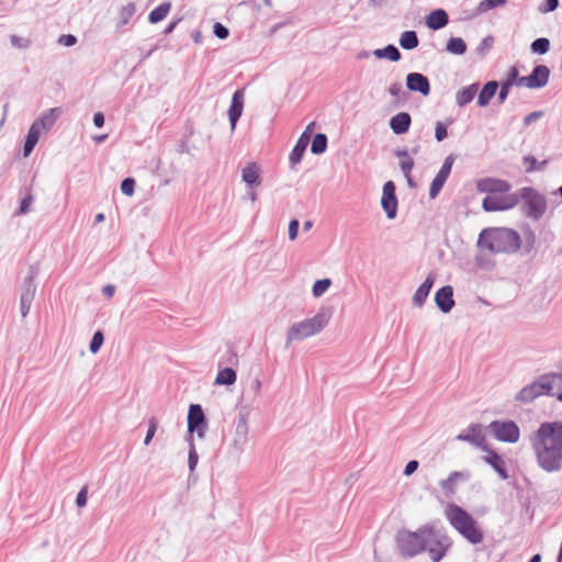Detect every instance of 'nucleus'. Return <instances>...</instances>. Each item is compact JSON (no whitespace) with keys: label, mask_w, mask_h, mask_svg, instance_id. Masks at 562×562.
Instances as JSON below:
<instances>
[{"label":"nucleus","mask_w":562,"mask_h":562,"mask_svg":"<svg viewBox=\"0 0 562 562\" xmlns=\"http://www.w3.org/2000/svg\"><path fill=\"white\" fill-rule=\"evenodd\" d=\"M537 465L548 473L562 470V422H544L529 436Z\"/></svg>","instance_id":"f257e3e1"},{"label":"nucleus","mask_w":562,"mask_h":562,"mask_svg":"<svg viewBox=\"0 0 562 562\" xmlns=\"http://www.w3.org/2000/svg\"><path fill=\"white\" fill-rule=\"evenodd\" d=\"M477 245L492 254H514L520 248L521 239L514 229L491 227L480 233Z\"/></svg>","instance_id":"f03ea898"},{"label":"nucleus","mask_w":562,"mask_h":562,"mask_svg":"<svg viewBox=\"0 0 562 562\" xmlns=\"http://www.w3.org/2000/svg\"><path fill=\"white\" fill-rule=\"evenodd\" d=\"M445 516L450 525L470 543L479 544L483 541L484 535L477 521L459 505L448 504L445 508Z\"/></svg>","instance_id":"7ed1b4c3"},{"label":"nucleus","mask_w":562,"mask_h":562,"mask_svg":"<svg viewBox=\"0 0 562 562\" xmlns=\"http://www.w3.org/2000/svg\"><path fill=\"white\" fill-rule=\"evenodd\" d=\"M445 516L450 525L470 543L479 544L483 541L484 535L477 521L459 505L448 504L445 508Z\"/></svg>","instance_id":"20e7f679"},{"label":"nucleus","mask_w":562,"mask_h":562,"mask_svg":"<svg viewBox=\"0 0 562 562\" xmlns=\"http://www.w3.org/2000/svg\"><path fill=\"white\" fill-rule=\"evenodd\" d=\"M430 532V525L422 526L416 531L398 530L395 536V542L400 554L405 559H411L424 552L427 547V536Z\"/></svg>","instance_id":"39448f33"},{"label":"nucleus","mask_w":562,"mask_h":562,"mask_svg":"<svg viewBox=\"0 0 562 562\" xmlns=\"http://www.w3.org/2000/svg\"><path fill=\"white\" fill-rule=\"evenodd\" d=\"M330 313L319 311L313 317L296 322L286 331L285 347L289 348L293 341L304 340L319 334L329 323Z\"/></svg>","instance_id":"423d86ee"},{"label":"nucleus","mask_w":562,"mask_h":562,"mask_svg":"<svg viewBox=\"0 0 562 562\" xmlns=\"http://www.w3.org/2000/svg\"><path fill=\"white\" fill-rule=\"evenodd\" d=\"M519 201L522 200L525 214L532 220H539L547 211V200L536 189L525 187L517 193Z\"/></svg>","instance_id":"0eeeda50"},{"label":"nucleus","mask_w":562,"mask_h":562,"mask_svg":"<svg viewBox=\"0 0 562 562\" xmlns=\"http://www.w3.org/2000/svg\"><path fill=\"white\" fill-rule=\"evenodd\" d=\"M249 428L246 416H239L235 424L234 434L227 447L229 457L239 459L247 448L249 441Z\"/></svg>","instance_id":"6e6552de"},{"label":"nucleus","mask_w":562,"mask_h":562,"mask_svg":"<svg viewBox=\"0 0 562 562\" xmlns=\"http://www.w3.org/2000/svg\"><path fill=\"white\" fill-rule=\"evenodd\" d=\"M493 436L503 442L516 443L520 438V430L513 420H494L488 425Z\"/></svg>","instance_id":"1a4fd4ad"},{"label":"nucleus","mask_w":562,"mask_h":562,"mask_svg":"<svg viewBox=\"0 0 562 562\" xmlns=\"http://www.w3.org/2000/svg\"><path fill=\"white\" fill-rule=\"evenodd\" d=\"M502 195H487L482 201V207L486 212H498L514 209L519 203L517 193H501Z\"/></svg>","instance_id":"9d476101"},{"label":"nucleus","mask_w":562,"mask_h":562,"mask_svg":"<svg viewBox=\"0 0 562 562\" xmlns=\"http://www.w3.org/2000/svg\"><path fill=\"white\" fill-rule=\"evenodd\" d=\"M451 542L446 535H441L431 526V532L427 536V547L429 558L432 562H440L446 555Z\"/></svg>","instance_id":"9b49d317"},{"label":"nucleus","mask_w":562,"mask_h":562,"mask_svg":"<svg viewBox=\"0 0 562 562\" xmlns=\"http://www.w3.org/2000/svg\"><path fill=\"white\" fill-rule=\"evenodd\" d=\"M548 386L544 382L543 375L537 378L533 382L524 386L516 395L515 400L522 404H529L536 398L548 395L550 396Z\"/></svg>","instance_id":"f8f14e48"},{"label":"nucleus","mask_w":562,"mask_h":562,"mask_svg":"<svg viewBox=\"0 0 562 562\" xmlns=\"http://www.w3.org/2000/svg\"><path fill=\"white\" fill-rule=\"evenodd\" d=\"M188 430L190 432L189 436H192L193 432H196L200 439L204 438L206 430L205 415L201 405L191 404L188 413Z\"/></svg>","instance_id":"ddd939ff"},{"label":"nucleus","mask_w":562,"mask_h":562,"mask_svg":"<svg viewBox=\"0 0 562 562\" xmlns=\"http://www.w3.org/2000/svg\"><path fill=\"white\" fill-rule=\"evenodd\" d=\"M459 441H467L481 450H487L486 436L481 424H471L464 432L456 437Z\"/></svg>","instance_id":"4468645a"},{"label":"nucleus","mask_w":562,"mask_h":562,"mask_svg":"<svg viewBox=\"0 0 562 562\" xmlns=\"http://www.w3.org/2000/svg\"><path fill=\"white\" fill-rule=\"evenodd\" d=\"M381 205L387 218L393 220L397 214V198L395 194V184L393 181H387L383 186Z\"/></svg>","instance_id":"2eb2a0df"},{"label":"nucleus","mask_w":562,"mask_h":562,"mask_svg":"<svg viewBox=\"0 0 562 562\" xmlns=\"http://www.w3.org/2000/svg\"><path fill=\"white\" fill-rule=\"evenodd\" d=\"M510 189L512 184L502 179L483 178L476 182V190L482 193H490V195L507 193Z\"/></svg>","instance_id":"dca6fc26"},{"label":"nucleus","mask_w":562,"mask_h":562,"mask_svg":"<svg viewBox=\"0 0 562 562\" xmlns=\"http://www.w3.org/2000/svg\"><path fill=\"white\" fill-rule=\"evenodd\" d=\"M406 87L412 92H418L424 97L430 93V82L428 78L420 72H409L406 76Z\"/></svg>","instance_id":"f3484780"},{"label":"nucleus","mask_w":562,"mask_h":562,"mask_svg":"<svg viewBox=\"0 0 562 562\" xmlns=\"http://www.w3.org/2000/svg\"><path fill=\"white\" fill-rule=\"evenodd\" d=\"M38 272H40L38 265H32L30 267L29 273L25 277L23 285H22L20 300L33 302L35 293H36L35 278L37 277Z\"/></svg>","instance_id":"a211bd4d"},{"label":"nucleus","mask_w":562,"mask_h":562,"mask_svg":"<svg viewBox=\"0 0 562 562\" xmlns=\"http://www.w3.org/2000/svg\"><path fill=\"white\" fill-rule=\"evenodd\" d=\"M61 115L60 108H52L41 114L32 124L42 133L48 132Z\"/></svg>","instance_id":"6ab92c4d"},{"label":"nucleus","mask_w":562,"mask_h":562,"mask_svg":"<svg viewBox=\"0 0 562 562\" xmlns=\"http://www.w3.org/2000/svg\"><path fill=\"white\" fill-rule=\"evenodd\" d=\"M435 303L442 313H449L454 306L452 286L445 285L437 290L435 294Z\"/></svg>","instance_id":"aec40b11"},{"label":"nucleus","mask_w":562,"mask_h":562,"mask_svg":"<svg viewBox=\"0 0 562 562\" xmlns=\"http://www.w3.org/2000/svg\"><path fill=\"white\" fill-rule=\"evenodd\" d=\"M244 108V93L241 90L234 92L231 106L228 109V119L232 130H235L237 121L241 116Z\"/></svg>","instance_id":"412c9836"},{"label":"nucleus","mask_w":562,"mask_h":562,"mask_svg":"<svg viewBox=\"0 0 562 562\" xmlns=\"http://www.w3.org/2000/svg\"><path fill=\"white\" fill-rule=\"evenodd\" d=\"M549 67L546 65H537L529 75L530 89H541L546 87L549 81Z\"/></svg>","instance_id":"4be33fe9"},{"label":"nucleus","mask_w":562,"mask_h":562,"mask_svg":"<svg viewBox=\"0 0 562 562\" xmlns=\"http://www.w3.org/2000/svg\"><path fill=\"white\" fill-rule=\"evenodd\" d=\"M484 451L487 452V454L483 458V460L497 472V474L501 476V479L507 480L508 473H507L505 462L502 459V457L496 451L490 449L488 446H487V450H484Z\"/></svg>","instance_id":"5701e85b"},{"label":"nucleus","mask_w":562,"mask_h":562,"mask_svg":"<svg viewBox=\"0 0 562 562\" xmlns=\"http://www.w3.org/2000/svg\"><path fill=\"white\" fill-rule=\"evenodd\" d=\"M434 282H435V276L430 273L415 291V293L413 295V300H412L414 306L422 307L425 304V302L429 295V292L434 285Z\"/></svg>","instance_id":"b1692460"},{"label":"nucleus","mask_w":562,"mask_h":562,"mask_svg":"<svg viewBox=\"0 0 562 562\" xmlns=\"http://www.w3.org/2000/svg\"><path fill=\"white\" fill-rule=\"evenodd\" d=\"M412 117L407 112H400L391 117L390 127L396 135L405 134L411 126Z\"/></svg>","instance_id":"393cba45"},{"label":"nucleus","mask_w":562,"mask_h":562,"mask_svg":"<svg viewBox=\"0 0 562 562\" xmlns=\"http://www.w3.org/2000/svg\"><path fill=\"white\" fill-rule=\"evenodd\" d=\"M471 473L469 471H453L450 475L440 482V486L448 493H454V486L458 482L469 481Z\"/></svg>","instance_id":"a878e982"},{"label":"nucleus","mask_w":562,"mask_h":562,"mask_svg":"<svg viewBox=\"0 0 562 562\" xmlns=\"http://www.w3.org/2000/svg\"><path fill=\"white\" fill-rule=\"evenodd\" d=\"M449 22L448 13L442 9L431 11L426 18V24L431 30H440Z\"/></svg>","instance_id":"bb28decb"},{"label":"nucleus","mask_w":562,"mask_h":562,"mask_svg":"<svg viewBox=\"0 0 562 562\" xmlns=\"http://www.w3.org/2000/svg\"><path fill=\"white\" fill-rule=\"evenodd\" d=\"M308 143H310V135L307 134V132H303L302 135L300 136V138L297 139V142L289 157L290 164L292 166L299 164L302 160V157L306 150Z\"/></svg>","instance_id":"cd10ccee"},{"label":"nucleus","mask_w":562,"mask_h":562,"mask_svg":"<svg viewBox=\"0 0 562 562\" xmlns=\"http://www.w3.org/2000/svg\"><path fill=\"white\" fill-rule=\"evenodd\" d=\"M479 90V83H472L462 88L456 93V103L458 106L463 108L473 101Z\"/></svg>","instance_id":"c85d7f7f"},{"label":"nucleus","mask_w":562,"mask_h":562,"mask_svg":"<svg viewBox=\"0 0 562 562\" xmlns=\"http://www.w3.org/2000/svg\"><path fill=\"white\" fill-rule=\"evenodd\" d=\"M499 85L497 81L492 80L486 82L477 97V105L484 108L488 105L491 99L496 94Z\"/></svg>","instance_id":"c756f323"},{"label":"nucleus","mask_w":562,"mask_h":562,"mask_svg":"<svg viewBox=\"0 0 562 562\" xmlns=\"http://www.w3.org/2000/svg\"><path fill=\"white\" fill-rule=\"evenodd\" d=\"M516 75H518L517 67H510L506 80H504L501 85V89L497 97L498 103H503L507 99L510 88L515 86Z\"/></svg>","instance_id":"7c9ffc66"},{"label":"nucleus","mask_w":562,"mask_h":562,"mask_svg":"<svg viewBox=\"0 0 562 562\" xmlns=\"http://www.w3.org/2000/svg\"><path fill=\"white\" fill-rule=\"evenodd\" d=\"M241 179L248 187L259 186V167L255 162L248 164L241 171Z\"/></svg>","instance_id":"2f4dec72"},{"label":"nucleus","mask_w":562,"mask_h":562,"mask_svg":"<svg viewBox=\"0 0 562 562\" xmlns=\"http://www.w3.org/2000/svg\"><path fill=\"white\" fill-rule=\"evenodd\" d=\"M42 135V132L37 130L33 124L31 125L27 135L25 137V143L23 146V156L27 157L33 151L34 147L38 143V139Z\"/></svg>","instance_id":"473e14b6"},{"label":"nucleus","mask_w":562,"mask_h":562,"mask_svg":"<svg viewBox=\"0 0 562 562\" xmlns=\"http://www.w3.org/2000/svg\"><path fill=\"white\" fill-rule=\"evenodd\" d=\"M376 58H386L391 61H397L401 59V52L392 44L386 45L384 48H378L372 52Z\"/></svg>","instance_id":"72a5a7b5"},{"label":"nucleus","mask_w":562,"mask_h":562,"mask_svg":"<svg viewBox=\"0 0 562 562\" xmlns=\"http://www.w3.org/2000/svg\"><path fill=\"white\" fill-rule=\"evenodd\" d=\"M542 375L546 384L549 385L550 396L555 395V392L562 391V373H547Z\"/></svg>","instance_id":"f704fd0d"},{"label":"nucleus","mask_w":562,"mask_h":562,"mask_svg":"<svg viewBox=\"0 0 562 562\" xmlns=\"http://www.w3.org/2000/svg\"><path fill=\"white\" fill-rule=\"evenodd\" d=\"M171 4L169 2H162L158 7H156L154 10L150 11L148 15V21L151 24H156L160 21H162L168 13L170 12Z\"/></svg>","instance_id":"c9c22d12"},{"label":"nucleus","mask_w":562,"mask_h":562,"mask_svg":"<svg viewBox=\"0 0 562 562\" xmlns=\"http://www.w3.org/2000/svg\"><path fill=\"white\" fill-rule=\"evenodd\" d=\"M419 40L415 31H405L401 34L400 45L402 48L411 50L418 46Z\"/></svg>","instance_id":"e433bc0d"},{"label":"nucleus","mask_w":562,"mask_h":562,"mask_svg":"<svg viewBox=\"0 0 562 562\" xmlns=\"http://www.w3.org/2000/svg\"><path fill=\"white\" fill-rule=\"evenodd\" d=\"M237 374L236 371L232 368H225L220 370L216 378L215 384L217 385H232L236 382Z\"/></svg>","instance_id":"4c0bfd02"},{"label":"nucleus","mask_w":562,"mask_h":562,"mask_svg":"<svg viewBox=\"0 0 562 562\" xmlns=\"http://www.w3.org/2000/svg\"><path fill=\"white\" fill-rule=\"evenodd\" d=\"M136 13V5L133 2H128L127 4L123 5L119 12V20H117V27H122L126 25L130 20L134 16Z\"/></svg>","instance_id":"58836bf2"},{"label":"nucleus","mask_w":562,"mask_h":562,"mask_svg":"<svg viewBox=\"0 0 562 562\" xmlns=\"http://www.w3.org/2000/svg\"><path fill=\"white\" fill-rule=\"evenodd\" d=\"M522 164L525 166V171L531 173L544 169L548 160L538 161L533 156L528 155L522 158Z\"/></svg>","instance_id":"ea45409f"},{"label":"nucleus","mask_w":562,"mask_h":562,"mask_svg":"<svg viewBox=\"0 0 562 562\" xmlns=\"http://www.w3.org/2000/svg\"><path fill=\"white\" fill-rule=\"evenodd\" d=\"M446 49L453 55H463L467 52V44L461 37H451L447 42Z\"/></svg>","instance_id":"a19ab883"},{"label":"nucleus","mask_w":562,"mask_h":562,"mask_svg":"<svg viewBox=\"0 0 562 562\" xmlns=\"http://www.w3.org/2000/svg\"><path fill=\"white\" fill-rule=\"evenodd\" d=\"M327 148V136L323 133H318L312 140L311 151L314 155L323 154Z\"/></svg>","instance_id":"79ce46f5"},{"label":"nucleus","mask_w":562,"mask_h":562,"mask_svg":"<svg viewBox=\"0 0 562 562\" xmlns=\"http://www.w3.org/2000/svg\"><path fill=\"white\" fill-rule=\"evenodd\" d=\"M531 52L538 55H544L550 49V41L547 37L536 38L530 45Z\"/></svg>","instance_id":"37998d69"},{"label":"nucleus","mask_w":562,"mask_h":562,"mask_svg":"<svg viewBox=\"0 0 562 562\" xmlns=\"http://www.w3.org/2000/svg\"><path fill=\"white\" fill-rule=\"evenodd\" d=\"M188 441H189L188 467H189L190 472H193L196 468V464L199 461V456H198V452L195 449V445L193 442V437L189 436Z\"/></svg>","instance_id":"c03bdc74"},{"label":"nucleus","mask_w":562,"mask_h":562,"mask_svg":"<svg viewBox=\"0 0 562 562\" xmlns=\"http://www.w3.org/2000/svg\"><path fill=\"white\" fill-rule=\"evenodd\" d=\"M505 3H506V0H483L477 4V7L475 9V14L484 13L494 8L502 7Z\"/></svg>","instance_id":"a18cd8bd"},{"label":"nucleus","mask_w":562,"mask_h":562,"mask_svg":"<svg viewBox=\"0 0 562 562\" xmlns=\"http://www.w3.org/2000/svg\"><path fill=\"white\" fill-rule=\"evenodd\" d=\"M447 179L436 175L432 179L429 188V196L430 199H435L441 191L442 187L445 186Z\"/></svg>","instance_id":"49530a36"},{"label":"nucleus","mask_w":562,"mask_h":562,"mask_svg":"<svg viewBox=\"0 0 562 562\" xmlns=\"http://www.w3.org/2000/svg\"><path fill=\"white\" fill-rule=\"evenodd\" d=\"M330 284H331L330 279L317 280L314 283L313 289H312L313 295L315 297L322 296L329 289Z\"/></svg>","instance_id":"de8ad7c7"},{"label":"nucleus","mask_w":562,"mask_h":562,"mask_svg":"<svg viewBox=\"0 0 562 562\" xmlns=\"http://www.w3.org/2000/svg\"><path fill=\"white\" fill-rule=\"evenodd\" d=\"M103 341H104L103 333L101 330H97L93 334L92 339L89 345L90 352L97 353L100 350L101 346L103 345Z\"/></svg>","instance_id":"09e8293b"},{"label":"nucleus","mask_w":562,"mask_h":562,"mask_svg":"<svg viewBox=\"0 0 562 562\" xmlns=\"http://www.w3.org/2000/svg\"><path fill=\"white\" fill-rule=\"evenodd\" d=\"M453 161H454L453 156H452V155H449V156L445 159V161H443V164H442V166H441V168H440V170L438 171V173H437V175H439V176H441V177H443V178L448 179V177H449V175H450V172H451V169H452Z\"/></svg>","instance_id":"8fccbe9b"},{"label":"nucleus","mask_w":562,"mask_h":562,"mask_svg":"<svg viewBox=\"0 0 562 562\" xmlns=\"http://www.w3.org/2000/svg\"><path fill=\"white\" fill-rule=\"evenodd\" d=\"M156 430H157V420H156V418L153 417L149 419V423H148V429L146 432V437L144 439L145 446H148L150 443V441L153 440V438L156 434Z\"/></svg>","instance_id":"3c124183"},{"label":"nucleus","mask_w":562,"mask_h":562,"mask_svg":"<svg viewBox=\"0 0 562 562\" xmlns=\"http://www.w3.org/2000/svg\"><path fill=\"white\" fill-rule=\"evenodd\" d=\"M134 190H135V180L133 178H125L121 182V191L125 195H132L134 193Z\"/></svg>","instance_id":"603ef678"},{"label":"nucleus","mask_w":562,"mask_h":562,"mask_svg":"<svg viewBox=\"0 0 562 562\" xmlns=\"http://www.w3.org/2000/svg\"><path fill=\"white\" fill-rule=\"evenodd\" d=\"M448 136V132H447V126L445 123L438 121L436 123V127H435V138L437 142H442L445 138H447Z\"/></svg>","instance_id":"864d4df0"},{"label":"nucleus","mask_w":562,"mask_h":562,"mask_svg":"<svg viewBox=\"0 0 562 562\" xmlns=\"http://www.w3.org/2000/svg\"><path fill=\"white\" fill-rule=\"evenodd\" d=\"M213 33L220 40H225L229 35L228 29L225 25H223L222 23H220V22H216L213 25Z\"/></svg>","instance_id":"5fc2aeb1"},{"label":"nucleus","mask_w":562,"mask_h":562,"mask_svg":"<svg viewBox=\"0 0 562 562\" xmlns=\"http://www.w3.org/2000/svg\"><path fill=\"white\" fill-rule=\"evenodd\" d=\"M10 42L14 47L18 48H27L31 44V42L27 38L18 36V35H11Z\"/></svg>","instance_id":"6e6d98bb"},{"label":"nucleus","mask_w":562,"mask_h":562,"mask_svg":"<svg viewBox=\"0 0 562 562\" xmlns=\"http://www.w3.org/2000/svg\"><path fill=\"white\" fill-rule=\"evenodd\" d=\"M493 42H494V40L492 36L484 37L476 48L477 53L484 54V53L488 52L493 45Z\"/></svg>","instance_id":"4d7b16f0"},{"label":"nucleus","mask_w":562,"mask_h":562,"mask_svg":"<svg viewBox=\"0 0 562 562\" xmlns=\"http://www.w3.org/2000/svg\"><path fill=\"white\" fill-rule=\"evenodd\" d=\"M299 227H300V222L294 218V220L290 221L289 231H288L290 240H295L297 238Z\"/></svg>","instance_id":"13d9d810"},{"label":"nucleus","mask_w":562,"mask_h":562,"mask_svg":"<svg viewBox=\"0 0 562 562\" xmlns=\"http://www.w3.org/2000/svg\"><path fill=\"white\" fill-rule=\"evenodd\" d=\"M401 170L404 173L405 177H408L411 175V171L414 167V160L411 157H407V159H403L400 164Z\"/></svg>","instance_id":"bf43d9fd"},{"label":"nucleus","mask_w":562,"mask_h":562,"mask_svg":"<svg viewBox=\"0 0 562 562\" xmlns=\"http://www.w3.org/2000/svg\"><path fill=\"white\" fill-rule=\"evenodd\" d=\"M33 203V196L32 195H26L22 199L21 203H20V209L18 211V214H25L29 212V209L30 206L32 205Z\"/></svg>","instance_id":"052dcab7"},{"label":"nucleus","mask_w":562,"mask_h":562,"mask_svg":"<svg viewBox=\"0 0 562 562\" xmlns=\"http://www.w3.org/2000/svg\"><path fill=\"white\" fill-rule=\"evenodd\" d=\"M543 116V112L542 111H533L531 113H529L528 115H526L524 117V124L526 126L530 125L531 123L538 121L539 119H541Z\"/></svg>","instance_id":"680f3d73"},{"label":"nucleus","mask_w":562,"mask_h":562,"mask_svg":"<svg viewBox=\"0 0 562 562\" xmlns=\"http://www.w3.org/2000/svg\"><path fill=\"white\" fill-rule=\"evenodd\" d=\"M87 499H88V497H87V488H86V487H83V488H81V490L79 491V493L77 494V497H76V505H77L78 507H83V506H86V504H87Z\"/></svg>","instance_id":"e2e57ef3"},{"label":"nucleus","mask_w":562,"mask_h":562,"mask_svg":"<svg viewBox=\"0 0 562 562\" xmlns=\"http://www.w3.org/2000/svg\"><path fill=\"white\" fill-rule=\"evenodd\" d=\"M77 42V38L75 35L68 34V35H61L59 37V43L64 46H72Z\"/></svg>","instance_id":"0e129e2a"},{"label":"nucleus","mask_w":562,"mask_h":562,"mask_svg":"<svg viewBox=\"0 0 562 562\" xmlns=\"http://www.w3.org/2000/svg\"><path fill=\"white\" fill-rule=\"evenodd\" d=\"M559 5V0H546L544 7L540 10L542 12H552L554 11Z\"/></svg>","instance_id":"69168bd1"},{"label":"nucleus","mask_w":562,"mask_h":562,"mask_svg":"<svg viewBox=\"0 0 562 562\" xmlns=\"http://www.w3.org/2000/svg\"><path fill=\"white\" fill-rule=\"evenodd\" d=\"M402 92V86L400 82H394L392 85H390L389 87V93L394 97V98H397L400 95V93Z\"/></svg>","instance_id":"338daca9"},{"label":"nucleus","mask_w":562,"mask_h":562,"mask_svg":"<svg viewBox=\"0 0 562 562\" xmlns=\"http://www.w3.org/2000/svg\"><path fill=\"white\" fill-rule=\"evenodd\" d=\"M418 469V462L416 460H412L409 461L405 469H404V474L405 475H411L413 474L416 470Z\"/></svg>","instance_id":"774afa93"}]
</instances>
